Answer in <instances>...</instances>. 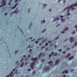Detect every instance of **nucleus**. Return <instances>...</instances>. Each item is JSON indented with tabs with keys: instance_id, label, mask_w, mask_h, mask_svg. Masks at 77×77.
<instances>
[{
	"instance_id": "obj_1",
	"label": "nucleus",
	"mask_w": 77,
	"mask_h": 77,
	"mask_svg": "<svg viewBox=\"0 0 77 77\" xmlns=\"http://www.w3.org/2000/svg\"><path fill=\"white\" fill-rule=\"evenodd\" d=\"M77 6V3H75V4H73L70 6V7L68 6L65 8L63 12L65 11L66 10H67V9H68L67 11V14H66V15H69V12L70 10V8H72L71 9V11H73V10H74V9H75V8H74V6Z\"/></svg>"
},
{
	"instance_id": "obj_2",
	"label": "nucleus",
	"mask_w": 77,
	"mask_h": 77,
	"mask_svg": "<svg viewBox=\"0 0 77 77\" xmlns=\"http://www.w3.org/2000/svg\"><path fill=\"white\" fill-rule=\"evenodd\" d=\"M36 62H33L32 63H31L30 64V67L32 69H33V68H34V66L35 65V64Z\"/></svg>"
},
{
	"instance_id": "obj_3",
	"label": "nucleus",
	"mask_w": 77,
	"mask_h": 77,
	"mask_svg": "<svg viewBox=\"0 0 77 77\" xmlns=\"http://www.w3.org/2000/svg\"><path fill=\"white\" fill-rule=\"evenodd\" d=\"M57 20H58V21H59L60 20V18H59V17H58L55 19H54V20H53V22H54V21H56Z\"/></svg>"
},
{
	"instance_id": "obj_4",
	"label": "nucleus",
	"mask_w": 77,
	"mask_h": 77,
	"mask_svg": "<svg viewBox=\"0 0 77 77\" xmlns=\"http://www.w3.org/2000/svg\"><path fill=\"white\" fill-rule=\"evenodd\" d=\"M32 60H33V61H36L37 60H38V58L36 57L35 58H32Z\"/></svg>"
},
{
	"instance_id": "obj_5",
	"label": "nucleus",
	"mask_w": 77,
	"mask_h": 77,
	"mask_svg": "<svg viewBox=\"0 0 77 77\" xmlns=\"http://www.w3.org/2000/svg\"><path fill=\"white\" fill-rule=\"evenodd\" d=\"M71 43H72V42L74 41V38L72 37H71L70 38Z\"/></svg>"
},
{
	"instance_id": "obj_6",
	"label": "nucleus",
	"mask_w": 77,
	"mask_h": 77,
	"mask_svg": "<svg viewBox=\"0 0 77 77\" xmlns=\"http://www.w3.org/2000/svg\"><path fill=\"white\" fill-rule=\"evenodd\" d=\"M10 76L11 77H13L14 76V74H13V71L11 72L10 74Z\"/></svg>"
},
{
	"instance_id": "obj_7",
	"label": "nucleus",
	"mask_w": 77,
	"mask_h": 77,
	"mask_svg": "<svg viewBox=\"0 0 77 77\" xmlns=\"http://www.w3.org/2000/svg\"><path fill=\"white\" fill-rule=\"evenodd\" d=\"M44 70H45V71H47V70H48V66L45 67Z\"/></svg>"
},
{
	"instance_id": "obj_8",
	"label": "nucleus",
	"mask_w": 77,
	"mask_h": 77,
	"mask_svg": "<svg viewBox=\"0 0 77 77\" xmlns=\"http://www.w3.org/2000/svg\"><path fill=\"white\" fill-rule=\"evenodd\" d=\"M73 58H74V56H72L70 57L69 58V60H70L73 59Z\"/></svg>"
},
{
	"instance_id": "obj_9",
	"label": "nucleus",
	"mask_w": 77,
	"mask_h": 77,
	"mask_svg": "<svg viewBox=\"0 0 77 77\" xmlns=\"http://www.w3.org/2000/svg\"><path fill=\"white\" fill-rule=\"evenodd\" d=\"M70 55H71V54L70 53H69L67 55V56L66 57V58H68L69 57V56H70Z\"/></svg>"
},
{
	"instance_id": "obj_10",
	"label": "nucleus",
	"mask_w": 77,
	"mask_h": 77,
	"mask_svg": "<svg viewBox=\"0 0 77 77\" xmlns=\"http://www.w3.org/2000/svg\"><path fill=\"white\" fill-rule=\"evenodd\" d=\"M59 61H60L59 60H57L56 61H55V65H57L58 63L59 62Z\"/></svg>"
},
{
	"instance_id": "obj_11",
	"label": "nucleus",
	"mask_w": 77,
	"mask_h": 77,
	"mask_svg": "<svg viewBox=\"0 0 77 77\" xmlns=\"http://www.w3.org/2000/svg\"><path fill=\"white\" fill-rule=\"evenodd\" d=\"M6 1L4 2L3 3H2V5H3V6H6Z\"/></svg>"
},
{
	"instance_id": "obj_12",
	"label": "nucleus",
	"mask_w": 77,
	"mask_h": 77,
	"mask_svg": "<svg viewBox=\"0 0 77 77\" xmlns=\"http://www.w3.org/2000/svg\"><path fill=\"white\" fill-rule=\"evenodd\" d=\"M18 10V8H17L16 10L14 11L13 12H15L16 14H17V12H19V11H17V10Z\"/></svg>"
},
{
	"instance_id": "obj_13",
	"label": "nucleus",
	"mask_w": 77,
	"mask_h": 77,
	"mask_svg": "<svg viewBox=\"0 0 77 77\" xmlns=\"http://www.w3.org/2000/svg\"><path fill=\"white\" fill-rule=\"evenodd\" d=\"M42 53L41 52L39 54V56L38 57V59H39L40 58V57H41V56H42Z\"/></svg>"
},
{
	"instance_id": "obj_14",
	"label": "nucleus",
	"mask_w": 77,
	"mask_h": 77,
	"mask_svg": "<svg viewBox=\"0 0 77 77\" xmlns=\"http://www.w3.org/2000/svg\"><path fill=\"white\" fill-rule=\"evenodd\" d=\"M68 29H69V28H68V27H66L65 28L64 30L65 31H67V30H68Z\"/></svg>"
},
{
	"instance_id": "obj_15",
	"label": "nucleus",
	"mask_w": 77,
	"mask_h": 77,
	"mask_svg": "<svg viewBox=\"0 0 77 77\" xmlns=\"http://www.w3.org/2000/svg\"><path fill=\"white\" fill-rule=\"evenodd\" d=\"M47 41V39H45L44 40H43L42 41V44H43L45 42V41Z\"/></svg>"
},
{
	"instance_id": "obj_16",
	"label": "nucleus",
	"mask_w": 77,
	"mask_h": 77,
	"mask_svg": "<svg viewBox=\"0 0 77 77\" xmlns=\"http://www.w3.org/2000/svg\"><path fill=\"white\" fill-rule=\"evenodd\" d=\"M67 73L68 72V71H67V70H65V71H63V73Z\"/></svg>"
},
{
	"instance_id": "obj_17",
	"label": "nucleus",
	"mask_w": 77,
	"mask_h": 77,
	"mask_svg": "<svg viewBox=\"0 0 77 77\" xmlns=\"http://www.w3.org/2000/svg\"><path fill=\"white\" fill-rule=\"evenodd\" d=\"M64 20V19L63 18V19H60V20H61V21H62L63 23H64V21H65V20Z\"/></svg>"
},
{
	"instance_id": "obj_18",
	"label": "nucleus",
	"mask_w": 77,
	"mask_h": 77,
	"mask_svg": "<svg viewBox=\"0 0 77 77\" xmlns=\"http://www.w3.org/2000/svg\"><path fill=\"white\" fill-rule=\"evenodd\" d=\"M54 52H52L51 53V54L52 56H54Z\"/></svg>"
},
{
	"instance_id": "obj_19",
	"label": "nucleus",
	"mask_w": 77,
	"mask_h": 77,
	"mask_svg": "<svg viewBox=\"0 0 77 77\" xmlns=\"http://www.w3.org/2000/svg\"><path fill=\"white\" fill-rule=\"evenodd\" d=\"M54 56H57V54L56 53H55L54 54Z\"/></svg>"
},
{
	"instance_id": "obj_20",
	"label": "nucleus",
	"mask_w": 77,
	"mask_h": 77,
	"mask_svg": "<svg viewBox=\"0 0 77 77\" xmlns=\"http://www.w3.org/2000/svg\"><path fill=\"white\" fill-rule=\"evenodd\" d=\"M12 1V0H10L9 2L8 3L9 5H11V2Z\"/></svg>"
},
{
	"instance_id": "obj_21",
	"label": "nucleus",
	"mask_w": 77,
	"mask_h": 77,
	"mask_svg": "<svg viewBox=\"0 0 77 77\" xmlns=\"http://www.w3.org/2000/svg\"><path fill=\"white\" fill-rule=\"evenodd\" d=\"M32 23H31L30 24V26H29V28H30V27L32 26Z\"/></svg>"
},
{
	"instance_id": "obj_22",
	"label": "nucleus",
	"mask_w": 77,
	"mask_h": 77,
	"mask_svg": "<svg viewBox=\"0 0 77 77\" xmlns=\"http://www.w3.org/2000/svg\"><path fill=\"white\" fill-rule=\"evenodd\" d=\"M65 32L64 31H62L61 32V33H65Z\"/></svg>"
},
{
	"instance_id": "obj_23",
	"label": "nucleus",
	"mask_w": 77,
	"mask_h": 77,
	"mask_svg": "<svg viewBox=\"0 0 77 77\" xmlns=\"http://www.w3.org/2000/svg\"><path fill=\"white\" fill-rule=\"evenodd\" d=\"M46 31V29H45L42 32V33H44V32H45Z\"/></svg>"
},
{
	"instance_id": "obj_24",
	"label": "nucleus",
	"mask_w": 77,
	"mask_h": 77,
	"mask_svg": "<svg viewBox=\"0 0 77 77\" xmlns=\"http://www.w3.org/2000/svg\"><path fill=\"white\" fill-rule=\"evenodd\" d=\"M77 45V42H76L74 45V47H75L76 45Z\"/></svg>"
},
{
	"instance_id": "obj_25",
	"label": "nucleus",
	"mask_w": 77,
	"mask_h": 77,
	"mask_svg": "<svg viewBox=\"0 0 77 77\" xmlns=\"http://www.w3.org/2000/svg\"><path fill=\"white\" fill-rule=\"evenodd\" d=\"M70 50V48H68L66 49L67 51H69V50Z\"/></svg>"
},
{
	"instance_id": "obj_26",
	"label": "nucleus",
	"mask_w": 77,
	"mask_h": 77,
	"mask_svg": "<svg viewBox=\"0 0 77 77\" xmlns=\"http://www.w3.org/2000/svg\"><path fill=\"white\" fill-rule=\"evenodd\" d=\"M43 6H44V8H45V7L47 6V5L45 4H43Z\"/></svg>"
},
{
	"instance_id": "obj_27",
	"label": "nucleus",
	"mask_w": 77,
	"mask_h": 77,
	"mask_svg": "<svg viewBox=\"0 0 77 77\" xmlns=\"http://www.w3.org/2000/svg\"><path fill=\"white\" fill-rule=\"evenodd\" d=\"M75 30L74 31V32H72V34L73 35V34H75Z\"/></svg>"
},
{
	"instance_id": "obj_28",
	"label": "nucleus",
	"mask_w": 77,
	"mask_h": 77,
	"mask_svg": "<svg viewBox=\"0 0 77 77\" xmlns=\"http://www.w3.org/2000/svg\"><path fill=\"white\" fill-rule=\"evenodd\" d=\"M44 60H45L44 59L41 60V61H42V62L43 63H44Z\"/></svg>"
},
{
	"instance_id": "obj_29",
	"label": "nucleus",
	"mask_w": 77,
	"mask_h": 77,
	"mask_svg": "<svg viewBox=\"0 0 77 77\" xmlns=\"http://www.w3.org/2000/svg\"><path fill=\"white\" fill-rule=\"evenodd\" d=\"M63 54H65L66 53V51H63Z\"/></svg>"
},
{
	"instance_id": "obj_30",
	"label": "nucleus",
	"mask_w": 77,
	"mask_h": 77,
	"mask_svg": "<svg viewBox=\"0 0 77 77\" xmlns=\"http://www.w3.org/2000/svg\"><path fill=\"white\" fill-rule=\"evenodd\" d=\"M63 15H61L60 16V18H63Z\"/></svg>"
},
{
	"instance_id": "obj_31",
	"label": "nucleus",
	"mask_w": 77,
	"mask_h": 77,
	"mask_svg": "<svg viewBox=\"0 0 77 77\" xmlns=\"http://www.w3.org/2000/svg\"><path fill=\"white\" fill-rule=\"evenodd\" d=\"M58 51H59V52H61L62 51V49L58 50Z\"/></svg>"
},
{
	"instance_id": "obj_32",
	"label": "nucleus",
	"mask_w": 77,
	"mask_h": 77,
	"mask_svg": "<svg viewBox=\"0 0 77 77\" xmlns=\"http://www.w3.org/2000/svg\"><path fill=\"white\" fill-rule=\"evenodd\" d=\"M35 71H33V72L32 73V74L33 75H34V74H35Z\"/></svg>"
},
{
	"instance_id": "obj_33",
	"label": "nucleus",
	"mask_w": 77,
	"mask_h": 77,
	"mask_svg": "<svg viewBox=\"0 0 77 77\" xmlns=\"http://www.w3.org/2000/svg\"><path fill=\"white\" fill-rule=\"evenodd\" d=\"M20 31H21V32H22V34H24V33H23V31H22V30H21V29H20Z\"/></svg>"
},
{
	"instance_id": "obj_34",
	"label": "nucleus",
	"mask_w": 77,
	"mask_h": 77,
	"mask_svg": "<svg viewBox=\"0 0 77 77\" xmlns=\"http://www.w3.org/2000/svg\"><path fill=\"white\" fill-rule=\"evenodd\" d=\"M52 55H51V54H50L49 55V57H51V56H52Z\"/></svg>"
},
{
	"instance_id": "obj_35",
	"label": "nucleus",
	"mask_w": 77,
	"mask_h": 77,
	"mask_svg": "<svg viewBox=\"0 0 77 77\" xmlns=\"http://www.w3.org/2000/svg\"><path fill=\"white\" fill-rule=\"evenodd\" d=\"M16 8V7L14 6L12 8V9H14V8Z\"/></svg>"
},
{
	"instance_id": "obj_36",
	"label": "nucleus",
	"mask_w": 77,
	"mask_h": 77,
	"mask_svg": "<svg viewBox=\"0 0 77 77\" xmlns=\"http://www.w3.org/2000/svg\"><path fill=\"white\" fill-rule=\"evenodd\" d=\"M59 38V37H57L56 38H55V39L56 40V39H58Z\"/></svg>"
},
{
	"instance_id": "obj_37",
	"label": "nucleus",
	"mask_w": 77,
	"mask_h": 77,
	"mask_svg": "<svg viewBox=\"0 0 77 77\" xmlns=\"http://www.w3.org/2000/svg\"><path fill=\"white\" fill-rule=\"evenodd\" d=\"M31 70V69L30 68V69H28V71H30Z\"/></svg>"
},
{
	"instance_id": "obj_38",
	"label": "nucleus",
	"mask_w": 77,
	"mask_h": 77,
	"mask_svg": "<svg viewBox=\"0 0 77 77\" xmlns=\"http://www.w3.org/2000/svg\"><path fill=\"white\" fill-rule=\"evenodd\" d=\"M45 22V20H43L42 23H44Z\"/></svg>"
},
{
	"instance_id": "obj_39",
	"label": "nucleus",
	"mask_w": 77,
	"mask_h": 77,
	"mask_svg": "<svg viewBox=\"0 0 77 77\" xmlns=\"http://www.w3.org/2000/svg\"><path fill=\"white\" fill-rule=\"evenodd\" d=\"M68 38H67L66 39H65L64 41V42H66V41H68Z\"/></svg>"
},
{
	"instance_id": "obj_40",
	"label": "nucleus",
	"mask_w": 77,
	"mask_h": 77,
	"mask_svg": "<svg viewBox=\"0 0 77 77\" xmlns=\"http://www.w3.org/2000/svg\"><path fill=\"white\" fill-rule=\"evenodd\" d=\"M53 40L52 42H51V41H48V42H49V43H51V42H53Z\"/></svg>"
},
{
	"instance_id": "obj_41",
	"label": "nucleus",
	"mask_w": 77,
	"mask_h": 77,
	"mask_svg": "<svg viewBox=\"0 0 77 77\" xmlns=\"http://www.w3.org/2000/svg\"><path fill=\"white\" fill-rule=\"evenodd\" d=\"M19 0H16L15 1V3H17L18 2V1Z\"/></svg>"
},
{
	"instance_id": "obj_42",
	"label": "nucleus",
	"mask_w": 77,
	"mask_h": 77,
	"mask_svg": "<svg viewBox=\"0 0 77 77\" xmlns=\"http://www.w3.org/2000/svg\"><path fill=\"white\" fill-rule=\"evenodd\" d=\"M38 41H36L35 42V44H38Z\"/></svg>"
},
{
	"instance_id": "obj_43",
	"label": "nucleus",
	"mask_w": 77,
	"mask_h": 77,
	"mask_svg": "<svg viewBox=\"0 0 77 77\" xmlns=\"http://www.w3.org/2000/svg\"><path fill=\"white\" fill-rule=\"evenodd\" d=\"M52 61H51L48 62V63H52Z\"/></svg>"
},
{
	"instance_id": "obj_44",
	"label": "nucleus",
	"mask_w": 77,
	"mask_h": 77,
	"mask_svg": "<svg viewBox=\"0 0 77 77\" xmlns=\"http://www.w3.org/2000/svg\"><path fill=\"white\" fill-rule=\"evenodd\" d=\"M54 47L55 48H57V46H56V45H55L54 46Z\"/></svg>"
},
{
	"instance_id": "obj_45",
	"label": "nucleus",
	"mask_w": 77,
	"mask_h": 77,
	"mask_svg": "<svg viewBox=\"0 0 77 77\" xmlns=\"http://www.w3.org/2000/svg\"><path fill=\"white\" fill-rule=\"evenodd\" d=\"M48 43H45V45H48Z\"/></svg>"
},
{
	"instance_id": "obj_46",
	"label": "nucleus",
	"mask_w": 77,
	"mask_h": 77,
	"mask_svg": "<svg viewBox=\"0 0 77 77\" xmlns=\"http://www.w3.org/2000/svg\"><path fill=\"white\" fill-rule=\"evenodd\" d=\"M66 2V0H64V1L63 2V3L64 4Z\"/></svg>"
},
{
	"instance_id": "obj_47",
	"label": "nucleus",
	"mask_w": 77,
	"mask_h": 77,
	"mask_svg": "<svg viewBox=\"0 0 77 77\" xmlns=\"http://www.w3.org/2000/svg\"><path fill=\"white\" fill-rule=\"evenodd\" d=\"M23 58H22V59L21 60V62H22V61H23Z\"/></svg>"
},
{
	"instance_id": "obj_48",
	"label": "nucleus",
	"mask_w": 77,
	"mask_h": 77,
	"mask_svg": "<svg viewBox=\"0 0 77 77\" xmlns=\"http://www.w3.org/2000/svg\"><path fill=\"white\" fill-rule=\"evenodd\" d=\"M23 65L22 64H21V65H20V67H22V66H23Z\"/></svg>"
},
{
	"instance_id": "obj_49",
	"label": "nucleus",
	"mask_w": 77,
	"mask_h": 77,
	"mask_svg": "<svg viewBox=\"0 0 77 77\" xmlns=\"http://www.w3.org/2000/svg\"><path fill=\"white\" fill-rule=\"evenodd\" d=\"M32 49H30V50H29V52H30V53H31V52H32Z\"/></svg>"
},
{
	"instance_id": "obj_50",
	"label": "nucleus",
	"mask_w": 77,
	"mask_h": 77,
	"mask_svg": "<svg viewBox=\"0 0 77 77\" xmlns=\"http://www.w3.org/2000/svg\"><path fill=\"white\" fill-rule=\"evenodd\" d=\"M18 51H15V54H16V53H18Z\"/></svg>"
},
{
	"instance_id": "obj_51",
	"label": "nucleus",
	"mask_w": 77,
	"mask_h": 77,
	"mask_svg": "<svg viewBox=\"0 0 77 77\" xmlns=\"http://www.w3.org/2000/svg\"><path fill=\"white\" fill-rule=\"evenodd\" d=\"M6 0H3L2 1V3H3V2H5V1Z\"/></svg>"
},
{
	"instance_id": "obj_52",
	"label": "nucleus",
	"mask_w": 77,
	"mask_h": 77,
	"mask_svg": "<svg viewBox=\"0 0 77 77\" xmlns=\"http://www.w3.org/2000/svg\"><path fill=\"white\" fill-rule=\"evenodd\" d=\"M18 3H16V4L14 6H15L16 7H17V5H18Z\"/></svg>"
},
{
	"instance_id": "obj_53",
	"label": "nucleus",
	"mask_w": 77,
	"mask_h": 77,
	"mask_svg": "<svg viewBox=\"0 0 77 77\" xmlns=\"http://www.w3.org/2000/svg\"><path fill=\"white\" fill-rule=\"evenodd\" d=\"M27 59H28V58L26 57V58L25 59V60H27Z\"/></svg>"
},
{
	"instance_id": "obj_54",
	"label": "nucleus",
	"mask_w": 77,
	"mask_h": 77,
	"mask_svg": "<svg viewBox=\"0 0 77 77\" xmlns=\"http://www.w3.org/2000/svg\"><path fill=\"white\" fill-rule=\"evenodd\" d=\"M39 45L40 46H41V45H42V43H40Z\"/></svg>"
},
{
	"instance_id": "obj_55",
	"label": "nucleus",
	"mask_w": 77,
	"mask_h": 77,
	"mask_svg": "<svg viewBox=\"0 0 77 77\" xmlns=\"http://www.w3.org/2000/svg\"><path fill=\"white\" fill-rule=\"evenodd\" d=\"M75 28H77V25H75Z\"/></svg>"
},
{
	"instance_id": "obj_56",
	"label": "nucleus",
	"mask_w": 77,
	"mask_h": 77,
	"mask_svg": "<svg viewBox=\"0 0 77 77\" xmlns=\"http://www.w3.org/2000/svg\"><path fill=\"white\" fill-rule=\"evenodd\" d=\"M45 51H47V50H48V48H46L45 49Z\"/></svg>"
},
{
	"instance_id": "obj_57",
	"label": "nucleus",
	"mask_w": 77,
	"mask_h": 77,
	"mask_svg": "<svg viewBox=\"0 0 77 77\" xmlns=\"http://www.w3.org/2000/svg\"><path fill=\"white\" fill-rule=\"evenodd\" d=\"M18 61H17L16 62V64H18Z\"/></svg>"
},
{
	"instance_id": "obj_58",
	"label": "nucleus",
	"mask_w": 77,
	"mask_h": 77,
	"mask_svg": "<svg viewBox=\"0 0 77 77\" xmlns=\"http://www.w3.org/2000/svg\"><path fill=\"white\" fill-rule=\"evenodd\" d=\"M6 77H9V75H8L6 76Z\"/></svg>"
},
{
	"instance_id": "obj_59",
	"label": "nucleus",
	"mask_w": 77,
	"mask_h": 77,
	"mask_svg": "<svg viewBox=\"0 0 77 77\" xmlns=\"http://www.w3.org/2000/svg\"><path fill=\"white\" fill-rule=\"evenodd\" d=\"M49 11H50V12H51V11L52 10L51 9H50L49 10Z\"/></svg>"
},
{
	"instance_id": "obj_60",
	"label": "nucleus",
	"mask_w": 77,
	"mask_h": 77,
	"mask_svg": "<svg viewBox=\"0 0 77 77\" xmlns=\"http://www.w3.org/2000/svg\"><path fill=\"white\" fill-rule=\"evenodd\" d=\"M66 75H63V77H66Z\"/></svg>"
},
{
	"instance_id": "obj_61",
	"label": "nucleus",
	"mask_w": 77,
	"mask_h": 77,
	"mask_svg": "<svg viewBox=\"0 0 77 77\" xmlns=\"http://www.w3.org/2000/svg\"><path fill=\"white\" fill-rule=\"evenodd\" d=\"M32 38H32V37H30L29 38V39H32Z\"/></svg>"
},
{
	"instance_id": "obj_62",
	"label": "nucleus",
	"mask_w": 77,
	"mask_h": 77,
	"mask_svg": "<svg viewBox=\"0 0 77 77\" xmlns=\"http://www.w3.org/2000/svg\"><path fill=\"white\" fill-rule=\"evenodd\" d=\"M26 55H23V57L25 58L26 57Z\"/></svg>"
},
{
	"instance_id": "obj_63",
	"label": "nucleus",
	"mask_w": 77,
	"mask_h": 77,
	"mask_svg": "<svg viewBox=\"0 0 77 77\" xmlns=\"http://www.w3.org/2000/svg\"><path fill=\"white\" fill-rule=\"evenodd\" d=\"M59 25H60V24H59L58 25L56 26V27H58V26H59Z\"/></svg>"
},
{
	"instance_id": "obj_64",
	"label": "nucleus",
	"mask_w": 77,
	"mask_h": 77,
	"mask_svg": "<svg viewBox=\"0 0 77 77\" xmlns=\"http://www.w3.org/2000/svg\"><path fill=\"white\" fill-rule=\"evenodd\" d=\"M28 57H30V55H29L28 56Z\"/></svg>"
}]
</instances>
